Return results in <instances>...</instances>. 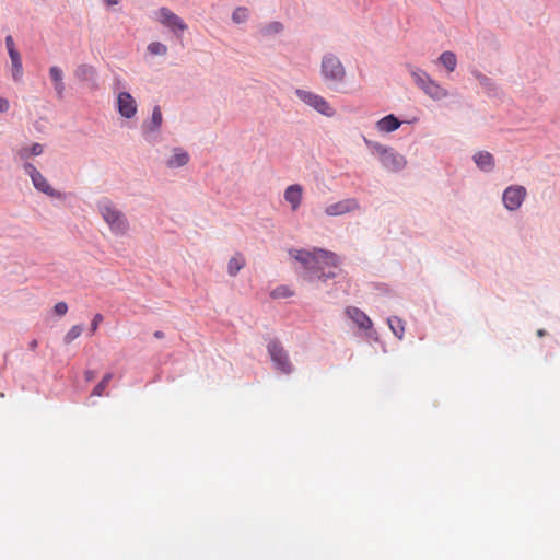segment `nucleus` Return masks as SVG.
Returning a JSON list of instances; mask_svg holds the SVG:
<instances>
[{"label":"nucleus","instance_id":"obj_5","mask_svg":"<svg viewBox=\"0 0 560 560\" xmlns=\"http://www.w3.org/2000/svg\"><path fill=\"white\" fill-rule=\"evenodd\" d=\"M24 172L31 177L36 190L56 199L65 200L67 195L52 188L36 166L30 162L23 164Z\"/></svg>","mask_w":560,"mask_h":560},{"label":"nucleus","instance_id":"obj_46","mask_svg":"<svg viewBox=\"0 0 560 560\" xmlns=\"http://www.w3.org/2000/svg\"><path fill=\"white\" fill-rule=\"evenodd\" d=\"M0 397H4V394H3V393H0Z\"/></svg>","mask_w":560,"mask_h":560},{"label":"nucleus","instance_id":"obj_4","mask_svg":"<svg viewBox=\"0 0 560 560\" xmlns=\"http://www.w3.org/2000/svg\"><path fill=\"white\" fill-rule=\"evenodd\" d=\"M320 73L325 82L341 83L346 77L342 62L332 52H327L323 56Z\"/></svg>","mask_w":560,"mask_h":560},{"label":"nucleus","instance_id":"obj_6","mask_svg":"<svg viewBox=\"0 0 560 560\" xmlns=\"http://www.w3.org/2000/svg\"><path fill=\"white\" fill-rule=\"evenodd\" d=\"M295 95L304 104L326 117H332L336 114L335 108L323 96L316 93L303 89H296Z\"/></svg>","mask_w":560,"mask_h":560},{"label":"nucleus","instance_id":"obj_21","mask_svg":"<svg viewBox=\"0 0 560 560\" xmlns=\"http://www.w3.org/2000/svg\"><path fill=\"white\" fill-rule=\"evenodd\" d=\"M406 68L419 89H422V86L425 85L427 81L431 79L427 71L418 67L407 63Z\"/></svg>","mask_w":560,"mask_h":560},{"label":"nucleus","instance_id":"obj_1","mask_svg":"<svg viewBox=\"0 0 560 560\" xmlns=\"http://www.w3.org/2000/svg\"><path fill=\"white\" fill-rule=\"evenodd\" d=\"M289 254L302 265L303 278L308 282H315L317 289H326L331 282L334 289L326 291L329 296L338 298L339 291L347 292L348 283L339 268V257L335 253L315 247L313 250L291 248Z\"/></svg>","mask_w":560,"mask_h":560},{"label":"nucleus","instance_id":"obj_9","mask_svg":"<svg viewBox=\"0 0 560 560\" xmlns=\"http://www.w3.org/2000/svg\"><path fill=\"white\" fill-rule=\"evenodd\" d=\"M162 122L161 107L155 105L152 109L151 120L142 124L143 137L149 143H156L159 141L156 133L160 131Z\"/></svg>","mask_w":560,"mask_h":560},{"label":"nucleus","instance_id":"obj_7","mask_svg":"<svg viewBox=\"0 0 560 560\" xmlns=\"http://www.w3.org/2000/svg\"><path fill=\"white\" fill-rule=\"evenodd\" d=\"M527 196V190L521 185H511L502 194V202L506 210L516 211L523 205Z\"/></svg>","mask_w":560,"mask_h":560},{"label":"nucleus","instance_id":"obj_23","mask_svg":"<svg viewBox=\"0 0 560 560\" xmlns=\"http://www.w3.org/2000/svg\"><path fill=\"white\" fill-rule=\"evenodd\" d=\"M245 266V258L237 254L232 257L228 262V272L231 277H235L238 271Z\"/></svg>","mask_w":560,"mask_h":560},{"label":"nucleus","instance_id":"obj_16","mask_svg":"<svg viewBox=\"0 0 560 560\" xmlns=\"http://www.w3.org/2000/svg\"><path fill=\"white\" fill-rule=\"evenodd\" d=\"M49 77L54 83V89L56 92V96L59 100L63 98L66 85L63 82V71L58 66H51L49 68Z\"/></svg>","mask_w":560,"mask_h":560},{"label":"nucleus","instance_id":"obj_28","mask_svg":"<svg viewBox=\"0 0 560 560\" xmlns=\"http://www.w3.org/2000/svg\"><path fill=\"white\" fill-rule=\"evenodd\" d=\"M248 19V10L244 7H237L232 13V21L236 24L246 22Z\"/></svg>","mask_w":560,"mask_h":560},{"label":"nucleus","instance_id":"obj_2","mask_svg":"<svg viewBox=\"0 0 560 560\" xmlns=\"http://www.w3.org/2000/svg\"><path fill=\"white\" fill-rule=\"evenodd\" d=\"M362 139L371 155L375 156L381 166L389 173H400L407 166V159L389 145L373 141L362 135Z\"/></svg>","mask_w":560,"mask_h":560},{"label":"nucleus","instance_id":"obj_19","mask_svg":"<svg viewBox=\"0 0 560 560\" xmlns=\"http://www.w3.org/2000/svg\"><path fill=\"white\" fill-rule=\"evenodd\" d=\"M174 154L166 161L170 168H178L185 166L189 162V154L182 148H174Z\"/></svg>","mask_w":560,"mask_h":560},{"label":"nucleus","instance_id":"obj_3","mask_svg":"<svg viewBox=\"0 0 560 560\" xmlns=\"http://www.w3.org/2000/svg\"><path fill=\"white\" fill-rule=\"evenodd\" d=\"M98 211L108 224L110 231L116 235H124L129 230V222L125 213L118 210L113 202L104 198L97 202Z\"/></svg>","mask_w":560,"mask_h":560},{"label":"nucleus","instance_id":"obj_39","mask_svg":"<svg viewBox=\"0 0 560 560\" xmlns=\"http://www.w3.org/2000/svg\"><path fill=\"white\" fill-rule=\"evenodd\" d=\"M84 377L88 382L92 381L94 378V372L93 371H86L84 373Z\"/></svg>","mask_w":560,"mask_h":560},{"label":"nucleus","instance_id":"obj_37","mask_svg":"<svg viewBox=\"0 0 560 560\" xmlns=\"http://www.w3.org/2000/svg\"><path fill=\"white\" fill-rule=\"evenodd\" d=\"M10 108V103L7 98L0 97V113H7Z\"/></svg>","mask_w":560,"mask_h":560},{"label":"nucleus","instance_id":"obj_32","mask_svg":"<svg viewBox=\"0 0 560 560\" xmlns=\"http://www.w3.org/2000/svg\"><path fill=\"white\" fill-rule=\"evenodd\" d=\"M361 329H369L372 326L371 317H351Z\"/></svg>","mask_w":560,"mask_h":560},{"label":"nucleus","instance_id":"obj_33","mask_svg":"<svg viewBox=\"0 0 560 560\" xmlns=\"http://www.w3.org/2000/svg\"><path fill=\"white\" fill-rule=\"evenodd\" d=\"M23 75V67L22 62L12 65V78L15 82H18Z\"/></svg>","mask_w":560,"mask_h":560},{"label":"nucleus","instance_id":"obj_41","mask_svg":"<svg viewBox=\"0 0 560 560\" xmlns=\"http://www.w3.org/2000/svg\"><path fill=\"white\" fill-rule=\"evenodd\" d=\"M120 0H104V2L107 4V5H116L119 3Z\"/></svg>","mask_w":560,"mask_h":560},{"label":"nucleus","instance_id":"obj_29","mask_svg":"<svg viewBox=\"0 0 560 560\" xmlns=\"http://www.w3.org/2000/svg\"><path fill=\"white\" fill-rule=\"evenodd\" d=\"M282 30H283L282 23L275 21V22L269 23L265 27H262L261 33L264 35H272V34H279L280 32H282Z\"/></svg>","mask_w":560,"mask_h":560},{"label":"nucleus","instance_id":"obj_13","mask_svg":"<svg viewBox=\"0 0 560 560\" xmlns=\"http://www.w3.org/2000/svg\"><path fill=\"white\" fill-rule=\"evenodd\" d=\"M160 22L171 27L173 31L184 32L187 30V25L184 21L167 8L160 9Z\"/></svg>","mask_w":560,"mask_h":560},{"label":"nucleus","instance_id":"obj_22","mask_svg":"<svg viewBox=\"0 0 560 560\" xmlns=\"http://www.w3.org/2000/svg\"><path fill=\"white\" fill-rule=\"evenodd\" d=\"M438 61L443 65L447 71L453 72L457 66V57L453 51H443Z\"/></svg>","mask_w":560,"mask_h":560},{"label":"nucleus","instance_id":"obj_27","mask_svg":"<svg viewBox=\"0 0 560 560\" xmlns=\"http://www.w3.org/2000/svg\"><path fill=\"white\" fill-rule=\"evenodd\" d=\"M112 378V373L105 374L102 381L93 388L92 395L97 397L102 396Z\"/></svg>","mask_w":560,"mask_h":560},{"label":"nucleus","instance_id":"obj_25","mask_svg":"<svg viewBox=\"0 0 560 560\" xmlns=\"http://www.w3.org/2000/svg\"><path fill=\"white\" fill-rule=\"evenodd\" d=\"M43 153V145L40 143H33L30 148L25 147L19 151L22 160L28 159L31 155L37 156Z\"/></svg>","mask_w":560,"mask_h":560},{"label":"nucleus","instance_id":"obj_40","mask_svg":"<svg viewBox=\"0 0 560 560\" xmlns=\"http://www.w3.org/2000/svg\"><path fill=\"white\" fill-rule=\"evenodd\" d=\"M98 327V320L95 318L93 322H92V326H91V334L95 332V330L97 329Z\"/></svg>","mask_w":560,"mask_h":560},{"label":"nucleus","instance_id":"obj_34","mask_svg":"<svg viewBox=\"0 0 560 560\" xmlns=\"http://www.w3.org/2000/svg\"><path fill=\"white\" fill-rule=\"evenodd\" d=\"M52 311L54 315H66L68 312V305L66 302H58L55 304Z\"/></svg>","mask_w":560,"mask_h":560},{"label":"nucleus","instance_id":"obj_44","mask_svg":"<svg viewBox=\"0 0 560 560\" xmlns=\"http://www.w3.org/2000/svg\"><path fill=\"white\" fill-rule=\"evenodd\" d=\"M121 81L119 79L116 80V84L119 85Z\"/></svg>","mask_w":560,"mask_h":560},{"label":"nucleus","instance_id":"obj_38","mask_svg":"<svg viewBox=\"0 0 560 560\" xmlns=\"http://www.w3.org/2000/svg\"><path fill=\"white\" fill-rule=\"evenodd\" d=\"M5 46H7L8 52H10V49H16L15 45H14L13 37L11 35H8L5 37Z\"/></svg>","mask_w":560,"mask_h":560},{"label":"nucleus","instance_id":"obj_10","mask_svg":"<svg viewBox=\"0 0 560 560\" xmlns=\"http://www.w3.org/2000/svg\"><path fill=\"white\" fill-rule=\"evenodd\" d=\"M117 109L118 113L127 119H130L136 115L137 103L129 92L122 91L118 94Z\"/></svg>","mask_w":560,"mask_h":560},{"label":"nucleus","instance_id":"obj_45","mask_svg":"<svg viewBox=\"0 0 560 560\" xmlns=\"http://www.w3.org/2000/svg\"><path fill=\"white\" fill-rule=\"evenodd\" d=\"M538 335H539V336H542V335H544L542 330H539V331H538Z\"/></svg>","mask_w":560,"mask_h":560},{"label":"nucleus","instance_id":"obj_36","mask_svg":"<svg viewBox=\"0 0 560 560\" xmlns=\"http://www.w3.org/2000/svg\"><path fill=\"white\" fill-rule=\"evenodd\" d=\"M345 315H361V316H364L366 314L364 312H362L361 310H359L358 307L348 306L345 310Z\"/></svg>","mask_w":560,"mask_h":560},{"label":"nucleus","instance_id":"obj_20","mask_svg":"<svg viewBox=\"0 0 560 560\" xmlns=\"http://www.w3.org/2000/svg\"><path fill=\"white\" fill-rule=\"evenodd\" d=\"M474 78L479 82V84L486 90L489 95L498 94V85L497 83L479 70L475 69L471 71Z\"/></svg>","mask_w":560,"mask_h":560},{"label":"nucleus","instance_id":"obj_12","mask_svg":"<svg viewBox=\"0 0 560 560\" xmlns=\"http://www.w3.org/2000/svg\"><path fill=\"white\" fill-rule=\"evenodd\" d=\"M359 208V202L354 198L340 200L329 205L325 209V213L330 217L342 215Z\"/></svg>","mask_w":560,"mask_h":560},{"label":"nucleus","instance_id":"obj_14","mask_svg":"<svg viewBox=\"0 0 560 560\" xmlns=\"http://www.w3.org/2000/svg\"><path fill=\"white\" fill-rule=\"evenodd\" d=\"M472 160L476 164V166L485 172L490 173L495 167V159L493 154H491L488 151H478L472 155Z\"/></svg>","mask_w":560,"mask_h":560},{"label":"nucleus","instance_id":"obj_11","mask_svg":"<svg viewBox=\"0 0 560 560\" xmlns=\"http://www.w3.org/2000/svg\"><path fill=\"white\" fill-rule=\"evenodd\" d=\"M74 77L80 82H85L91 89H97V71L96 69L88 63L79 65L74 70Z\"/></svg>","mask_w":560,"mask_h":560},{"label":"nucleus","instance_id":"obj_43","mask_svg":"<svg viewBox=\"0 0 560 560\" xmlns=\"http://www.w3.org/2000/svg\"><path fill=\"white\" fill-rule=\"evenodd\" d=\"M154 335L156 338H161L163 336V334L161 331H156Z\"/></svg>","mask_w":560,"mask_h":560},{"label":"nucleus","instance_id":"obj_15","mask_svg":"<svg viewBox=\"0 0 560 560\" xmlns=\"http://www.w3.org/2000/svg\"><path fill=\"white\" fill-rule=\"evenodd\" d=\"M303 188L299 184L290 185L284 190V199L291 205L292 211H296L302 202Z\"/></svg>","mask_w":560,"mask_h":560},{"label":"nucleus","instance_id":"obj_35","mask_svg":"<svg viewBox=\"0 0 560 560\" xmlns=\"http://www.w3.org/2000/svg\"><path fill=\"white\" fill-rule=\"evenodd\" d=\"M9 57L11 59L12 65L22 62L21 55L18 49H10Z\"/></svg>","mask_w":560,"mask_h":560},{"label":"nucleus","instance_id":"obj_42","mask_svg":"<svg viewBox=\"0 0 560 560\" xmlns=\"http://www.w3.org/2000/svg\"><path fill=\"white\" fill-rule=\"evenodd\" d=\"M30 347H31V349H35L37 347V341L36 340H32L31 343H30Z\"/></svg>","mask_w":560,"mask_h":560},{"label":"nucleus","instance_id":"obj_8","mask_svg":"<svg viewBox=\"0 0 560 560\" xmlns=\"http://www.w3.org/2000/svg\"><path fill=\"white\" fill-rule=\"evenodd\" d=\"M268 352L275 368L284 374H290L293 370L292 363L289 360L288 353L280 346L278 341H271L268 345Z\"/></svg>","mask_w":560,"mask_h":560},{"label":"nucleus","instance_id":"obj_17","mask_svg":"<svg viewBox=\"0 0 560 560\" xmlns=\"http://www.w3.org/2000/svg\"><path fill=\"white\" fill-rule=\"evenodd\" d=\"M430 98L434 101H440L447 97L448 92L446 89L442 88L435 80L432 78L427 81L425 85L421 89Z\"/></svg>","mask_w":560,"mask_h":560},{"label":"nucleus","instance_id":"obj_24","mask_svg":"<svg viewBox=\"0 0 560 560\" xmlns=\"http://www.w3.org/2000/svg\"><path fill=\"white\" fill-rule=\"evenodd\" d=\"M386 324L390 327L394 335L397 336L399 339L402 338L405 332V327L402 325L401 317H386Z\"/></svg>","mask_w":560,"mask_h":560},{"label":"nucleus","instance_id":"obj_31","mask_svg":"<svg viewBox=\"0 0 560 560\" xmlns=\"http://www.w3.org/2000/svg\"><path fill=\"white\" fill-rule=\"evenodd\" d=\"M83 329L81 326H73L65 337V341L70 343L82 334Z\"/></svg>","mask_w":560,"mask_h":560},{"label":"nucleus","instance_id":"obj_26","mask_svg":"<svg viewBox=\"0 0 560 560\" xmlns=\"http://www.w3.org/2000/svg\"><path fill=\"white\" fill-rule=\"evenodd\" d=\"M152 56H165L167 54V46L161 42H152L147 47Z\"/></svg>","mask_w":560,"mask_h":560},{"label":"nucleus","instance_id":"obj_30","mask_svg":"<svg viewBox=\"0 0 560 560\" xmlns=\"http://www.w3.org/2000/svg\"><path fill=\"white\" fill-rule=\"evenodd\" d=\"M290 295H292V292L287 285H279L271 292L273 299L288 298Z\"/></svg>","mask_w":560,"mask_h":560},{"label":"nucleus","instance_id":"obj_18","mask_svg":"<svg viewBox=\"0 0 560 560\" xmlns=\"http://www.w3.org/2000/svg\"><path fill=\"white\" fill-rule=\"evenodd\" d=\"M401 126V121L394 114H388L376 122V128L382 132H393Z\"/></svg>","mask_w":560,"mask_h":560}]
</instances>
